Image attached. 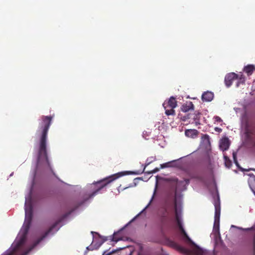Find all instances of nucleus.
<instances>
[{"instance_id": "nucleus-1", "label": "nucleus", "mask_w": 255, "mask_h": 255, "mask_svg": "<svg viewBox=\"0 0 255 255\" xmlns=\"http://www.w3.org/2000/svg\"><path fill=\"white\" fill-rule=\"evenodd\" d=\"M33 215V208L31 200H26L25 203V221L23 226V234L11 248L1 255H26L27 252L22 253V246L24 244L26 235L31 224Z\"/></svg>"}, {"instance_id": "nucleus-2", "label": "nucleus", "mask_w": 255, "mask_h": 255, "mask_svg": "<svg viewBox=\"0 0 255 255\" xmlns=\"http://www.w3.org/2000/svg\"><path fill=\"white\" fill-rule=\"evenodd\" d=\"M53 116H42L40 118L41 121L39 123L38 128L36 134L39 139L38 160H45L49 165L46 149V140L47 133L51 124Z\"/></svg>"}, {"instance_id": "nucleus-3", "label": "nucleus", "mask_w": 255, "mask_h": 255, "mask_svg": "<svg viewBox=\"0 0 255 255\" xmlns=\"http://www.w3.org/2000/svg\"><path fill=\"white\" fill-rule=\"evenodd\" d=\"M138 173L132 171H126L125 172H120L116 174H114L108 177L105 178L102 180L97 181L94 183L96 186L97 189H95L90 195L89 198H92L104 187L106 186L108 184L114 181V180L119 178L120 177L126 174H138Z\"/></svg>"}, {"instance_id": "nucleus-4", "label": "nucleus", "mask_w": 255, "mask_h": 255, "mask_svg": "<svg viewBox=\"0 0 255 255\" xmlns=\"http://www.w3.org/2000/svg\"><path fill=\"white\" fill-rule=\"evenodd\" d=\"M174 181L176 183V187H175V199H174V208H175V219L177 223V225L179 227V228L181 232V233H184L185 230L183 229V227L182 225V223L181 220L180 219L179 216L178 215V211H177V190H184L185 188H180L181 186H183V187L185 186V182L184 181H178L177 179H174Z\"/></svg>"}, {"instance_id": "nucleus-5", "label": "nucleus", "mask_w": 255, "mask_h": 255, "mask_svg": "<svg viewBox=\"0 0 255 255\" xmlns=\"http://www.w3.org/2000/svg\"><path fill=\"white\" fill-rule=\"evenodd\" d=\"M184 237L186 238V241L191 244V245L196 247V248L193 249V253L195 255H214L212 253L207 252L206 251H204L202 249L199 248L196 246V245L191 240V239L188 237L186 232L182 233Z\"/></svg>"}, {"instance_id": "nucleus-6", "label": "nucleus", "mask_w": 255, "mask_h": 255, "mask_svg": "<svg viewBox=\"0 0 255 255\" xmlns=\"http://www.w3.org/2000/svg\"><path fill=\"white\" fill-rule=\"evenodd\" d=\"M215 206V216H214V229L219 232V223L220 217V204L219 199L215 201L214 202Z\"/></svg>"}, {"instance_id": "nucleus-7", "label": "nucleus", "mask_w": 255, "mask_h": 255, "mask_svg": "<svg viewBox=\"0 0 255 255\" xmlns=\"http://www.w3.org/2000/svg\"><path fill=\"white\" fill-rule=\"evenodd\" d=\"M60 221L55 222L43 235L41 237L38 239L32 245L30 250L35 248L39 243L43 240L60 223Z\"/></svg>"}, {"instance_id": "nucleus-8", "label": "nucleus", "mask_w": 255, "mask_h": 255, "mask_svg": "<svg viewBox=\"0 0 255 255\" xmlns=\"http://www.w3.org/2000/svg\"><path fill=\"white\" fill-rule=\"evenodd\" d=\"M167 245L169 247L174 248L176 250H177V251H178L180 252L181 253H183L184 254L188 255L189 253V251L188 249L185 248L184 247H183L182 246H180L179 245H178V244H177L176 243H175L174 241H172L171 240L167 241Z\"/></svg>"}, {"instance_id": "nucleus-9", "label": "nucleus", "mask_w": 255, "mask_h": 255, "mask_svg": "<svg viewBox=\"0 0 255 255\" xmlns=\"http://www.w3.org/2000/svg\"><path fill=\"white\" fill-rule=\"evenodd\" d=\"M238 75L235 73H230L228 74L225 78V83L226 85L229 87L232 85L233 81L238 79Z\"/></svg>"}, {"instance_id": "nucleus-10", "label": "nucleus", "mask_w": 255, "mask_h": 255, "mask_svg": "<svg viewBox=\"0 0 255 255\" xmlns=\"http://www.w3.org/2000/svg\"><path fill=\"white\" fill-rule=\"evenodd\" d=\"M177 106V101L176 99L173 97H171L168 101H165L163 104L164 108H175Z\"/></svg>"}, {"instance_id": "nucleus-11", "label": "nucleus", "mask_w": 255, "mask_h": 255, "mask_svg": "<svg viewBox=\"0 0 255 255\" xmlns=\"http://www.w3.org/2000/svg\"><path fill=\"white\" fill-rule=\"evenodd\" d=\"M214 98L213 93L209 91L205 92L202 95V100L204 102H210Z\"/></svg>"}, {"instance_id": "nucleus-12", "label": "nucleus", "mask_w": 255, "mask_h": 255, "mask_svg": "<svg viewBox=\"0 0 255 255\" xmlns=\"http://www.w3.org/2000/svg\"><path fill=\"white\" fill-rule=\"evenodd\" d=\"M230 146V142L227 137L223 138L220 143V147L223 151H225L228 149Z\"/></svg>"}, {"instance_id": "nucleus-13", "label": "nucleus", "mask_w": 255, "mask_h": 255, "mask_svg": "<svg viewBox=\"0 0 255 255\" xmlns=\"http://www.w3.org/2000/svg\"><path fill=\"white\" fill-rule=\"evenodd\" d=\"M249 175L250 177L248 179V183L251 189L255 195V175L253 174H250Z\"/></svg>"}, {"instance_id": "nucleus-14", "label": "nucleus", "mask_w": 255, "mask_h": 255, "mask_svg": "<svg viewBox=\"0 0 255 255\" xmlns=\"http://www.w3.org/2000/svg\"><path fill=\"white\" fill-rule=\"evenodd\" d=\"M194 105L192 102L184 104L181 107V110L183 112H188L190 110H194Z\"/></svg>"}, {"instance_id": "nucleus-15", "label": "nucleus", "mask_w": 255, "mask_h": 255, "mask_svg": "<svg viewBox=\"0 0 255 255\" xmlns=\"http://www.w3.org/2000/svg\"><path fill=\"white\" fill-rule=\"evenodd\" d=\"M244 71L248 76H250L255 71V66L254 65H248L244 67Z\"/></svg>"}, {"instance_id": "nucleus-16", "label": "nucleus", "mask_w": 255, "mask_h": 255, "mask_svg": "<svg viewBox=\"0 0 255 255\" xmlns=\"http://www.w3.org/2000/svg\"><path fill=\"white\" fill-rule=\"evenodd\" d=\"M185 135L190 137L194 138L198 135V131L196 129H188L185 131Z\"/></svg>"}, {"instance_id": "nucleus-17", "label": "nucleus", "mask_w": 255, "mask_h": 255, "mask_svg": "<svg viewBox=\"0 0 255 255\" xmlns=\"http://www.w3.org/2000/svg\"><path fill=\"white\" fill-rule=\"evenodd\" d=\"M168 219H169L168 212L167 209H165L164 213H163L162 216H161V221L162 224H164V222Z\"/></svg>"}, {"instance_id": "nucleus-18", "label": "nucleus", "mask_w": 255, "mask_h": 255, "mask_svg": "<svg viewBox=\"0 0 255 255\" xmlns=\"http://www.w3.org/2000/svg\"><path fill=\"white\" fill-rule=\"evenodd\" d=\"M202 140L203 143L206 145L210 144V137L208 134H203L202 136Z\"/></svg>"}, {"instance_id": "nucleus-19", "label": "nucleus", "mask_w": 255, "mask_h": 255, "mask_svg": "<svg viewBox=\"0 0 255 255\" xmlns=\"http://www.w3.org/2000/svg\"><path fill=\"white\" fill-rule=\"evenodd\" d=\"M174 108H164L165 110V114L167 116H170V115H175V112L174 110Z\"/></svg>"}, {"instance_id": "nucleus-20", "label": "nucleus", "mask_w": 255, "mask_h": 255, "mask_svg": "<svg viewBox=\"0 0 255 255\" xmlns=\"http://www.w3.org/2000/svg\"><path fill=\"white\" fill-rule=\"evenodd\" d=\"M149 164H150V162H148V163H146L145 164V167H144V168L143 169V172H144L145 173H147L148 174H152V173H153L157 172H158L159 171V169L158 168H155V169H154L153 170H152L151 171L145 172L144 171H145V167L146 166H147L148 165H149Z\"/></svg>"}, {"instance_id": "nucleus-21", "label": "nucleus", "mask_w": 255, "mask_h": 255, "mask_svg": "<svg viewBox=\"0 0 255 255\" xmlns=\"http://www.w3.org/2000/svg\"><path fill=\"white\" fill-rule=\"evenodd\" d=\"M224 158L225 166L228 168H230L232 165L231 161L227 156H224Z\"/></svg>"}, {"instance_id": "nucleus-22", "label": "nucleus", "mask_w": 255, "mask_h": 255, "mask_svg": "<svg viewBox=\"0 0 255 255\" xmlns=\"http://www.w3.org/2000/svg\"><path fill=\"white\" fill-rule=\"evenodd\" d=\"M153 198V197L152 198ZM152 201V199L150 200L148 204L146 205V206L133 219L132 221L134 220L135 219H136L137 217H138L140 214H141L142 213H143L145 210L150 205L151 202Z\"/></svg>"}, {"instance_id": "nucleus-23", "label": "nucleus", "mask_w": 255, "mask_h": 255, "mask_svg": "<svg viewBox=\"0 0 255 255\" xmlns=\"http://www.w3.org/2000/svg\"><path fill=\"white\" fill-rule=\"evenodd\" d=\"M171 163V162H167L160 165L161 168H163L170 166V164Z\"/></svg>"}, {"instance_id": "nucleus-24", "label": "nucleus", "mask_w": 255, "mask_h": 255, "mask_svg": "<svg viewBox=\"0 0 255 255\" xmlns=\"http://www.w3.org/2000/svg\"><path fill=\"white\" fill-rule=\"evenodd\" d=\"M111 240L112 241H114V242H117L118 241H119V240H120V239H119V238H117L115 235L114 234V236L111 237Z\"/></svg>"}, {"instance_id": "nucleus-25", "label": "nucleus", "mask_w": 255, "mask_h": 255, "mask_svg": "<svg viewBox=\"0 0 255 255\" xmlns=\"http://www.w3.org/2000/svg\"><path fill=\"white\" fill-rule=\"evenodd\" d=\"M215 121L217 122H221L222 121V119L218 116H216L215 117Z\"/></svg>"}, {"instance_id": "nucleus-26", "label": "nucleus", "mask_w": 255, "mask_h": 255, "mask_svg": "<svg viewBox=\"0 0 255 255\" xmlns=\"http://www.w3.org/2000/svg\"><path fill=\"white\" fill-rule=\"evenodd\" d=\"M113 252H110V253H108V251H105L102 255H111L112 254Z\"/></svg>"}, {"instance_id": "nucleus-27", "label": "nucleus", "mask_w": 255, "mask_h": 255, "mask_svg": "<svg viewBox=\"0 0 255 255\" xmlns=\"http://www.w3.org/2000/svg\"><path fill=\"white\" fill-rule=\"evenodd\" d=\"M244 83V80H242L241 79H240V81H239L237 83V87H239V85L240 83H242V84H243Z\"/></svg>"}, {"instance_id": "nucleus-28", "label": "nucleus", "mask_w": 255, "mask_h": 255, "mask_svg": "<svg viewBox=\"0 0 255 255\" xmlns=\"http://www.w3.org/2000/svg\"><path fill=\"white\" fill-rule=\"evenodd\" d=\"M241 170L242 171H250V170L255 171V169H253V168H250V169H244V168H241Z\"/></svg>"}, {"instance_id": "nucleus-29", "label": "nucleus", "mask_w": 255, "mask_h": 255, "mask_svg": "<svg viewBox=\"0 0 255 255\" xmlns=\"http://www.w3.org/2000/svg\"><path fill=\"white\" fill-rule=\"evenodd\" d=\"M233 157H234V159L236 164L238 165V162H237V159H236V155H235V154L234 153H233Z\"/></svg>"}, {"instance_id": "nucleus-30", "label": "nucleus", "mask_w": 255, "mask_h": 255, "mask_svg": "<svg viewBox=\"0 0 255 255\" xmlns=\"http://www.w3.org/2000/svg\"><path fill=\"white\" fill-rule=\"evenodd\" d=\"M108 238L107 237H103V242H102V243H103L104 242L107 241L108 240Z\"/></svg>"}, {"instance_id": "nucleus-31", "label": "nucleus", "mask_w": 255, "mask_h": 255, "mask_svg": "<svg viewBox=\"0 0 255 255\" xmlns=\"http://www.w3.org/2000/svg\"><path fill=\"white\" fill-rule=\"evenodd\" d=\"M189 119V117H187V118H185H185L183 119V121H185L186 119Z\"/></svg>"}, {"instance_id": "nucleus-32", "label": "nucleus", "mask_w": 255, "mask_h": 255, "mask_svg": "<svg viewBox=\"0 0 255 255\" xmlns=\"http://www.w3.org/2000/svg\"><path fill=\"white\" fill-rule=\"evenodd\" d=\"M215 129H216V130H217L220 129V128H215Z\"/></svg>"}, {"instance_id": "nucleus-33", "label": "nucleus", "mask_w": 255, "mask_h": 255, "mask_svg": "<svg viewBox=\"0 0 255 255\" xmlns=\"http://www.w3.org/2000/svg\"><path fill=\"white\" fill-rule=\"evenodd\" d=\"M131 254H132V253H130V254L129 255H131Z\"/></svg>"}]
</instances>
